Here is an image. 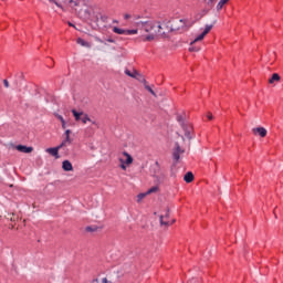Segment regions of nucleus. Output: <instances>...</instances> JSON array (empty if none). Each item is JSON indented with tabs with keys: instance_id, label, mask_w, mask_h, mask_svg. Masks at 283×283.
I'll list each match as a JSON object with an SVG mask.
<instances>
[{
	"instance_id": "1",
	"label": "nucleus",
	"mask_w": 283,
	"mask_h": 283,
	"mask_svg": "<svg viewBox=\"0 0 283 283\" xmlns=\"http://www.w3.org/2000/svg\"><path fill=\"white\" fill-rule=\"evenodd\" d=\"M196 21H191L189 19H172L167 22L168 32H177L178 34H182V32H187L191 25H193Z\"/></svg>"
},
{
	"instance_id": "2",
	"label": "nucleus",
	"mask_w": 283,
	"mask_h": 283,
	"mask_svg": "<svg viewBox=\"0 0 283 283\" xmlns=\"http://www.w3.org/2000/svg\"><path fill=\"white\" fill-rule=\"evenodd\" d=\"M144 30L145 32H153V34H158L159 36L167 34L166 31H161L163 25L160 22H145Z\"/></svg>"
},
{
	"instance_id": "3",
	"label": "nucleus",
	"mask_w": 283,
	"mask_h": 283,
	"mask_svg": "<svg viewBox=\"0 0 283 283\" xmlns=\"http://www.w3.org/2000/svg\"><path fill=\"white\" fill-rule=\"evenodd\" d=\"M113 32L115 34H124L125 36H132V34H138V30H136V29L125 30V29H120L118 27H114Z\"/></svg>"
},
{
	"instance_id": "4",
	"label": "nucleus",
	"mask_w": 283,
	"mask_h": 283,
	"mask_svg": "<svg viewBox=\"0 0 283 283\" xmlns=\"http://www.w3.org/2000/svg\"><path fill=\"white\" fill-rule=\"evenodd\" d=\"M180 154H185V149L180 148V144L176 143V148L172 151V158L175 160V164L180 160Z\"/></svg>"
},
{
	"instance_id": "5",
	"label": "nucleus",
	"mask_w": 283,
	"mask_h": 283,
	"mask_svg": "<svg viewBox=\"0 0 283 283\" xmlns=\"http://www.w3.org/2000/svg\"><path fill=\"white\" fill-rule=\"evenodd\" d=\"M181 127H182V129L185 132L186 138H188V140H191V138H192L191 134L193 132V126L191 124H189V123H186V124H182Z\"/></svg>"
},
{
	"instance_id": "6",
	"label": "nucleus",
	"mask_w": 283,
	"mask_h": 283,
	"mask_svg": "<svg viewBox=\"0 0 283 283\" xmlns=\"http://www.w3.org/2000/svg\"><path fill=\"white\" fill-rule=\"evenodd\" d=\"M15 149L21 154H32V151H34V148L32 146H25V145H18L15 146Z\"/></svg>"
},
{
	"instance_id": "7",
	"label": "nucleus",
	"mask_w": 283,
	"mask_h": 283,
	"mask_svg": "<svg viewBox=\"0 0 283 283\" xmlns=\"http://www.w3.org/2000/svg\"><path fill=\"white\" fill-rule=\"evenodd\" d=\"M60 149H63V147H61V145H59L57 147L48 148L46 153L50 154L51 156H54V158H60V156H59Z\"/></svg>"
},
{
	"instance_id": "8",
	"label": "nucleus",
	"mask_w": 283,
	"mask_h": 283,
	"mask_svg": "<svg viewBox=\"0 0 283 283\" xmlns=\"http://www.w3.org/2000/svg\"><path fill=\"white\" fill-rule=\"evenodd\" d=\"M69 6L70 8H72V10H78L77 8H81V6H83V1L81 0H69Z\"/></svg>"
},
{
	"instance_id": "9",
	"label": "nucleus",
	"mask_w": 283,
	"mask_h": 283,
	"mask_svg": "<svg viewBox=\"0 0 283 283\" xmlns=\"http://www.w3.org/2000/svg\"><path fill=\"white\" fill-rule=\"evenodd\" d=\"M62 169H63L64 171H74V166H72V161H70V160H64V161L62 163Z\"/></svg>"
},
{
	"instance_id": "10",
	"label": "nucleus",
	"mask_w": 283,
	"mask_h": 283,
	"mask_svg": "<svg viewBox=\"0 0 283 283\" xmlns=\"http://www.w3.org/2000/svg\"><path fill=\"white\" fill-rule=\"evenodd\" d=\"M253 133L259 134V136H261V138H266V134H268L266 128H264V127H256L253 129Z\"/></svg>"
},
{
	"instance_id": "11",
	"label": "nucleus",
	"mask_w": 283,
	"mask_h": 283,
	"mask_svg": "<svg viewBox=\"0 0 283 283\" xmlns=\"http://www.w3.org/2000/svg\"><path fill=\"white\" fill-rule=\"evenodd\" d=\"M70 145H72V139L70 138V136H64V139L60 144V147H70Z\"/></svg>"
},
{
	"instance_id": "12",
	"label": "nucleus",
	"mask_w": 283,
	"mask_h": 283,
	"mask_svg": "<svg viewBox=\"0 0 283 283\" xmlns=\"http://www.w3.org/2000/svg\"><path fill=\"white\" fill-rule=\"evenodd\" d=\"M193 172L191 171H188L185 176H184V180L185 182H193Z\"/></svg>"
},
{
	"instance_id": "13",
	"label": "nucleus",
	"mask_w": 283,
	"mask_h": 283,
	"mask_svg": "<svg viewBox=\"0 0 283 283\" xmlns=\"http://www.w3.org/2000/svg\"><path fill=\"white\" fill-rule=\"evenodd\" d=\"M280 78H281V77H280V74L273 73L272 76H271L270 80H269L270 85H273L275 82H279Z\"/></svg>"
},
{
	"instance_id": "14",
	"label": "nucleus",
	"mask_w": 283,
	"mask_h": 283,
	"mask_svg": "<svg viewBox=\"0 0 283 283\" xmlns=\"http://www.w3.org/2000/svg\"><path fill=\"white\" fill-rule=\"evenodd\" d=\"M227 3H229V0H220L217 4V12H220V10H222Z\"/></svg>"
},
{
	"instance_id": "15",
	"label": "nucleus",
	"mask_w": 283,
	"mask_h": 283,
	"mask_svg": "<svg viewBox=\"0 0 283 283\" xmlns=\"http://www.w3.org/2000/svg\"><path fill=\"white\" fill-rule=\"evenodd\" d=\"M76 43H78V45H82V48H90V42L83 40L82 38H77Z\"/></svg>"
},
{
	"instance_id": "16",
	"label": "nucleus",
	"mask_w": 283,
	"mask_h": 283,
	"mask_svg": "<svg viewBox=\"0 0 283 283\" xmlns=\"http://www.w3.org/2000/svg\"><path fill=\"white\" fill-rule=\"evenodd\" d=\"M71 112H72L75 120H77V122L81 120V116H83V112H78L76 109H72Z\"/></svg>"
},
{
	"instance_id": "17",
	"label": "nucleus",
	"mask_w": 283,
	"mask_h": 283,
	"mask_svg": "<svg viewBox=\"0 0 283 283\" xmlns=\"http://www.w3.org/2000/svg\"><path fill=\"white\" fill-rule=\"evenodd\" d=\"M125 74H126V76H129L130 78H136L138 71L134 70V72H132L129 70H125Z\"/></svg>"
},
{
	"instance_id": "18",
	"label": "nucleus",
	"mask_w": 283,
	"mask_h": 283,
	"mask_svg": "<svg viewBox=\"0 0 283 283\" xmlns=\"http://www.w3.org/2000/svg\"><path fill=\"white\" fill-rule=\"evenodd\" d=\"M85 231H87V233H94V232L98 231V226H87L85 228Z\"/></svg>"
},
{
	"instance_id": "19",
	"label": "nucleus",
	"mask_w": 283,
	"mask_h": 283,
	"mask_svg": "<svg viewBox=\"0 0 283 283\" xmlns=\"http://www.w3.org/2000/svg\"><path fill=\"white\" fill-rule=\"evenodd\" d=\"M135 78H136L139 83H143V84H144V87L146 86L147 80H145V76H143L140 73H138Z\"/></svg>"
},
{
	"instance_id": "20",
	"label": "nucleus",
	"mask_w": 283,
	"mask_h": 283,
	"mask_svg": "<svg viewBox=\"0 0 283 283\" xmlns=\"http://www.w3.org/2000/svg\"><path fill=\"white\" fill-rule=\"evenodd\" d=\"M124 156H126L125 165H132L134 163V158L128 153H124Z\"/></svg>"
},
{
	"instance_id": "21",
	"label": "nucleus",
	"mask_w": 283,
	"mask_h": 283,
	"mask_svg": "<svg viewBox=\"0 0 283 283\" xmlns=\"http://www.w3.org/2000/svg\"><path fill=\"white\" fill-rule=\"evenodd\" d=\"M55 117L57 118L59 122L62 124V129H66V124H65V118H63L61 115L56 114Z\"/></svg>"
},
{
	"instance_id": "22",
	"label": "nucleus",
	"mask_w": 283,
	"mask_h": 283,
	"mask_svg": "<svg viewBox=\"0 0 283 283\" xmlns=\"http://www.w3.org/2000/svg\"><path fill=\"white\" fill-rule=\"evenodd\" d=\"M211 30H213V24H207L202 33L207 36Z\"/></svg>"
},
{
	"instance_id": "23",
	"label": "nucleus",
	"mask_w": 283,
	"mask_h": 283,
	"mask_svg": "<svg viewBox=\"0 0 283 283\" xmlns=\"http://www.w3.org/2000/svg\"><path fill=\"white\" fill-rule=\"evenodd\" d=\"M207 35L201 33L199 34L192 42L191 45H196V43H198V41H202Z\"/></svg>"
},
{
	"instance_id": "24",
	"label": "nucleus",
	"mask_w": 283,
	"mask_h": 283,
	"mask_svg": "<svg viewBox=\"0 0 283 283\" xmlns=\"http://www.w3.org/2000/svg\"><path fill=\"white\" fill-rule=\"evenodd\" d=\"M82 116H83V117L81 118V120H82V123H83L84 125H86L87 122H88V123H92V119L90 118V116H88L87 114H84V113H83Z\"/></svg>"
},
{
	"instance_id": "25",
	"label": "nucleus",
	"mask_w": 283,
	"mask_h": 283,
	"mask_svg": "<svg viewBox=\"0 0 283 283\" xmlns=\"http://www.w3.org/2000/svg\"><path fill=\"white\" fill-rule=\"evenodd\" d=\"M159 222L164 227H169V224H170L168 220H165V216L159 217Z\"/></svg>"
},
{
	"instance_id": "26",
	"label": "nucleus",
	"mask_w": 283,
	"mask_h": 283,
	"mask_svg": "<svg viewBox=\"0 0 283 283\" xmlns=\"http://www.w3.org/2000/svg\"><path fill=\"white\" fill-rule=\"evenodd\" d=\"M196 44L190 43L189 52H200V46H195Z\"/></svg>"
},
{
	"instance_id": "27",
	"label": "nucleus",
	"mask_w": 283,
	"mask_h": 283,
	"mask_svg": "<svg viewBox=\"0 0 283 283\" xmlns=\"http://www.w3.org/2000/svg\"><path fill=\"white\" fill-rule=\"evenodd\" d=\"M144 87L145 90H147V92H149V94H151L153 96H156V92L154 91V88H151V86L146 84Z\"/></svg>"
},
{
	"instance_id": "28",
	"label": "nucleus",
	"mask_w": 283,
	"mask_h": 283,
	"mask_svg": "<svg viewBox=\"0 0 283 283\" xmlns=\"http://www.w3.org/2000/svg\"><path fill=\"white\" fill-rule=\"evenodd\" d=\"M177 120L179 123V125L182 127V124L185 125V117H182V115H177Z\"/></svg>"
},
{
	"instance_id": "29",
	"label": "nucleus",
	"mask_w": 283,
	"mask_h": 283,
	"mask_svg": "<svg viewBox=\"0 0 283 283\" xmlns=\"http://www.w3.org/2000/svg\"><path fill=\"white\" fill-rule=\"evenodd\" d=\"M161 25V32H166V34H167V32H169L168 30H170V27H168L167 28V24H165V23H163V24H160Z\"/></svg>"
},
{
	"instance_id": "30",
	"label": "nucleus",
	"mask_w": 283,
	"mask_h": 283,
	"mask_svg": "<svg viewBox=\"0 0 283 283\" xmlns=\"http://www.w3.org/2000/svg\"><path fill=\"white\" fill-rule=\"evenodd\" d=\"M216 1H217V0H208V1H207L208 8H210V9L213 8V6H216Z\"/></svg>"
},
{
	"instance_id": "31",
	"label": "nucleus",
	"mask_w": 283,
	"mask_h": 283,
	"mask_svg": "<svg viewBox=\"0 0 283 283\" xmlns=\"http://www.w3.org/2000/svg\"><path fill=\"white\" fill-rule=\"evenodd\" d=\"M107 15H105V14H101L99 15V20L103 22V23H107Z\"/></svg>"
},
{
	"instance_id": "32",
	"label": "nucleus",
	"mask_w": 283,
	"mask_h": 283,
	"mask_svg": "<svg viewBox=\"0 0 283 283\" xmlns=\"http://www.w3.org/2000/svg\"><path fill=\"white\" fill-rule=\"evenodd\" d=\"M156 191H158V186L151 187V188L148 190V193H156Z\"/></svg>"
},
{
	"instance_id": "33",
	"label": "nucleus",
	"mask_w": 283,
	"mask_h": 283,
	"mask_svg": "<svg viewBox=\"0 0 283 283\" xmlns=\"http://www.w3.org/2000/svg\"><path fill=\"white\" fill-rule=\"evenodd\" d=\"M145 193H139L138 196H137V202H140V200H143L144 198H145Z\"/></svg>"
},
{
	"instance_id": "34",
	"label": "nucleus",
	"mask_w": 283,
	"mask_h": 283,
	"mask_svg": "<svg viewBox=\"0 0 283 283\" xmlns=\"http://www.w3.org/2000/svg\"><path fill=\"white\" fill-rule=\"evenodd\" d=\"M156 171H160V164L158 161L155 163Z\"/></svg>"
},
{
	"instance_id": "35",
	"label": "nucleus",
	"mask_w": 283,
	"mask_h": 283,
	"mask_svg": "<svg viewBox=\"0 0 283 283\" xmlns=\"http://www.w3.org/2000/svg\"><path fill=\"white\" fill-rule=\"evenodd\" d=\"M3 85L4 87H10V82H8V80H3Z\"/></svg>"
},
{
	"instance_id": "36",
	"label": "nucleus",
	"mask_w": 283,
	"mask_h": 283,
	"mask_svg": "<svg viewBox=\"0 0 283 283\" xmlns=\"http://www.w3.org/2000/svg\"><path fill=\"white\" fill-rule=\"evenodd\" d=\"M207 118H208V120H213V114L208 113Z\"/></svg>"
},
{
	"instance_id": "37",
	"label": "nucleus",
	"mask_w": 283,
	"mask_h": 283,
	"mask_svg": "<svg viewBox=\"0 0 283 283\" xmlns=\"http://www.w3.org/2000/svg\"><path fill=\"white\" fill-rule=\"evenodd\" d=\"M124 19L127 21L128 19H132V15L129 13L124 14Z\"/></svg>"
},
{
	"instance_id": "38",
	"label": "nucleus",
	"mask_w": 283,
	"mask_h": 283,
	"mask_svg": "<svg viewBox=\"0 0 283 283\" xmlns=\"http://www.w3.org/2000/svg\"><path fill=\"white\" fill-rule=\"evenodd\" d=\"M146 41H154V35H147Z\"/></svg>"
},
{
	"instance_id": "39",
	"label": "nucleus",
	"mask_w": 283,
	"mask_h": 283,
	"mask_svg": "<svg viewBox=\"0 0 283 283\" xmlns=\"http://www.w3.org/2000/svg\"><path fill=\"white\" fill-rule=\"evenodd\" d=\"M107 43H116V41L112 38L106 39Z\"/></svg>"
},
{
	"instance_id": "40",
	"label": "nucleus",
	"mask_w": 283,
	"mask_h": 283,
	"mask_svg": "<svg viewBox=\"0 0 283 283\" xmlns=\"http://www.w3.org/2000/svg\"><path fill=\"white\" fill-rule=\"evenodd\" d=\"M70 134H72V130L71 129H66L65 133H64V136H70Z\"/></svg>"
},
{
	"instance_id": "41",
	"label": "nucleus",
	"mask_w": 283,
	"mask_h": 283,
	"mask_svg": "<svg viewBox=\"0 0 283 283\" xmlns=\"http://www.w3.org/2000/svg\"><path fill=\"white\" fill-rule=\"evenodd\" d=\"M67 25L70 27V28H76L75 25H74V23H72V22H67Z\"/></svg>"
},
{
	"instance_id": "42",
	"label": "nucleus",
	"mask_w": 283,
	"mask_h": 283,
	"mask_svg": "<svg viewBox=\"0 0 283 283\" xmlns=\"http://www.w3.org/2000/svg\"><path fill=\"white\" fill-rule=\"evenodd\" d=\"M165 218L167 220V218H169V209H167L166 213H165Z\"/></svg>"
},
{
	"instance_id": "43",
	"label": "nucleus",
	"mask_w": 283,
	"mask_h": 283,
	"mask_svg": "<svg viewBox=\"0 0 283 283\" xmlns=\"http://www.w3.org/2000/svg\"><path fill=\"white\" fill-rule=\"evenodd\" d=\"M50 3H55V6H59V2H56V0H49Z\"/></svg>"
},
{
	"instance_id": "44",
	"label": "nucleus",
	"mask_w": 283,
	"mask_h": 283,
	"mask_svg": "<svg viewBox=\"0 0 283 283\" xmlns=\"http://www.w3.org/2000/svg\"><path fill=\"white\" fill-rule=\"evenodd\" d=\"M102 283H109V281H107V277H104V279L102 280Z\"/></svg>"
},
{
	"instance_id": "45",
	"label": "nucleus",
	"mask_w": 283,
	"mask_h": 283,
	"mask_svg": "<svg viewBox=\"0 0 283 283\" xmlns=\"http://www.w3.org/2000/svg\"><path fill=\"white\" fill-rule=\"evenodd\" d=\"M120 167L125 170L127 169V166H125V164H122Z\"/></svg>"
},
{
	"instance_id": "46",
	"label": "nucleus",
	"mask_w": 283,
	"mask_h": 283,
	"mask_svg": "<svg viewBox=\"0 0 283 283\" xmlns=\"http://www.w3.org/2000/svg\"><path fill=\"white\" fill-rule=\"evenodd\" d=\"M49 67H54V63L50 62Z\"/></svg>"
},
{
	"instance_id": "47",
	"label": "nucleus",
	"mask_w": 283,
	"mask_h": 283,
	"mask_svg": "<svg viewBox=\"0 0 283 283\" xmlns=\"http://www.w3.org/2000/svg\"><path fill=\"white\" fill-rule=\"evenodd\" d=\"M195 282H196V279L188 281V283H195Z\"/></svg>"
},
{
	"instance_id": "48",
	"label": "nucleus",
	"mask_w": 283,
	"mask_h": 283,
	"mask_svg": "<svg viewBox=\"0 0 283 283\" xmlns=\"http://www.w3.org/2000/svg\"><path fill=\"white\" fill-rule=\"evenodd\" d=\"M49 61H50V63H54V60H52V59H49Z\"/></svg>"
},
{
	"instance_id": "49",
	"label": "nucleus",
	"mask_w": 283,
	"mask_h": 283,
	"mask_svg": "<svg viewBox=\"0 0 283 283\" xmlns=\"http://www.w3.org/2000/svg\"><path fill=\"white\" fill-rule=\"evenodd\" d=\"M97 41H98L99 43H103V40H101V39H97Z\"/></svg>"
}]
</instances>
